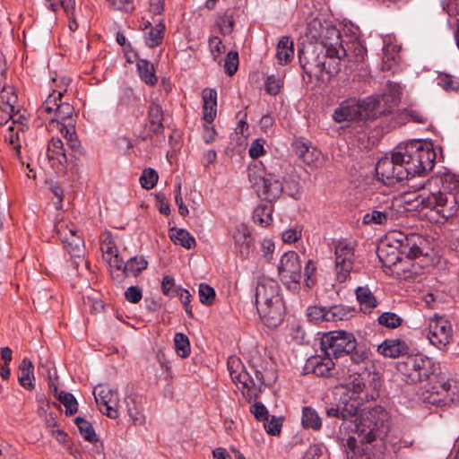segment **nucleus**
<instances>
[{"label":"nucleus","instance_id":"obj_1","mask_svg":"<svg viewBox=\"0 0 459 459\" xmlns=\"http://www.w3.org/2000/svg\"><path fill=\"white\" fill-rule=\"evenodd\" d=\"M362 403L351 396L350 400L342 407V419L346 422L347 429H351L357 437H350L347 439L346 454L348 459H382V453H372L371 443L379 442L383 446V438L387 432L385 423L386 413L382 407H375L368 410L363 415L358 414L365 411L361 408Z\"/></svg>","mask_w":459,"mask_h":459},{"label":"nucleus","instance_id":"obj_2","mask_svg":"<svg viewBox=\"0 0 459 459\" xmlns=\"http://www.w3.org/2000/svg\"><path fill=\"white\" fill-rule=\"evenodd\" d=\"M436 153L433 149L425 147L421 141H411L403 146H397L391 157L378 160L376 173L378 180L386 186H394L403 180L412 181L434 166Z\"/></svg>","mask_w":459,"mask_h":459},{"label":"nucleus","instance_id":"obj_3","mask_svg":"<svg viewBox=\"0 0 459 459\" xmlns=\"http://www.w3.org/2000/svg\"><path fill=\"white\" fill-rule=\"evenodd\" d=\"M299 60L311 81L325 82L341 69L337 58L332 56L321 45L309 44L299 50Z\"/></svg>","mask_w":459,"mask_h":459},{"label":"nucleus","instance_id":"obj_4","mask_svg":"<svg viewBox=\"0 0 459 459\" xmlns=\"http://www.w3.org/2000/svg\"><path fill=\"white\" fill-rule=\"evenodd\" d=\"M381 113L379 98L371 96L362 100L356 99L343 100L334 109L333 117L337 123H342L373 119Z\"/></svg>","mask_w":459,"mask_h":459},{"label":"nucleus","instance_id":"obj_5","mask_svg":"<svg viewBox=\"0 0 459 459\" xmlns=\"http://www.w3.org/2000/svg\"><path fill=\"white\" fill-rule=\"evenodd\" d=\"M401 379L409 385L426 381L434 375V362L422 355L408 356L396 362Z\"/></svg>","mask_w":459,"mask_h":459},{"label":"nucleus","instance_id":"obj_6","mask_svg":"<svg viewBox=\"0 0 459 459\" xmlns=\"http://www.w3.org/2000/svg\"><path fill=\"white\" fill-rule=\"evenodd\" d=\"M248 179L257 195L264 201L273 202L282 193V183L272 173H266L262 164L248 167Z\"/></svg>","mask_w":459,"mask_h":459},{"label":"nucleus","instance_id":"obj_7","mask_svg":"<svg viewBox=\"0 0 459 459\" xmlns=\"http://www.w3.org/2000/svg\"><path fill=\"white\" fill-rule=\"evenodd\" d=\"M420 204L446 221L459 215V189L448 191L444 188L437 193H430L421 197Z\"/></svg>","mask_w":459,"mask_h":459},{"label":"nucleus","instance_id":"obj_8","mask_svg":"<svg viewBox=\"0 0 459 459\" xmlns=\"http://www.w3.org/2000/svg\"><path fill=\"white\" fill-rule=\"evenodd\" d=\"M56 231L64 244V247L74 259L75 267H78L79 261H83L85 255V245L83 238L77 234V227L65 221H58L56 226Z\"/></svg>","mask_w":459,"mask_h":459},{"label":"nucleus","instance_id":"obj_9","mask_svg":"<svg viewBox=\"0 0 459 459\" xmlns=\"http://www.w3.org/2000/svg\"><path fill=\"white\" fill-rule=\"evenodd\" d=\"M62 91H53L40 107L41 113L53 114V117H49L50 126H54L55 124L60 126L69 122L74 123V108L69 103L62 102Z\"/></svg>","mask_w":459,"mask_h":459},{"label":"nucleus","instance_id":"obj_10","mask_svg":"<svg viewBox=\"0 0 459 459\" xmlns=\"http://www.w3.org/2000/svg\"><path fill=\"white\" fill-rule=\"evenodd\" d=\"M356 340L352 333L334 331L325 334L321 348L327 357L340 358L351 354L356 349Z\"/></svg>","mask_w":459,"mask_h":459},{"label":"nucleus","instance_id":"obj_11","mask_svg":"<svg viewBox=\"0 0 459 459\" xmlns=\"http://www.w3.org/2000/svg\"><path fill=\"white\" fill-rule=\"evenodd\" d=\"M421 396L424 402L437 406L459 403V393L455 381H437L422 392Z\"/></svg>","mask_w":459,"mask_h":459},{"label":"nucleus","instance_id":"obj_12","mask_svg":"<svg viewBox=\"0 0 459 459\" xmlns=\"http://www.w3.org/2000/svg\"><path fill=\"white\" fill-rule=\"evenodd\" d=\"M334 255L336 279L339 282H344L354 269V247L346 241H338L334 247Z\"/></svg>","mask_w":459,"mask_h":459},{"label":"nucleus","instance_id":"obj_13","mask_svg":"<svg viewBox=\"0 0 459 459\" xmlns=\"http://www.w3.org/2000/svg\"><path fill=\"white\" fill-rule=\"evenodd\" d=\"M428 339L439 350L445 349L453 339V327L447 319L435 316L429 323Z\"/></svg>","mask_w":459,"mask_h":459},{"label":"nucleus","instance_id":"obj_14","mask_svg":"<svg viewBox=\"0 0 459 459\" xmlns=\"http://www.w3.org/2000/svg\"><path fill=\"white\" fill-rule=\"evenodd\" d=\"M96 403L100 411L110 419H117L119 416L118 403L119 394L116 389H111L108 385H99L93 391Z\"/></svg>","mask_w":459,"mask_h":459},{"label":"nucleus","instance_id":"obj_15","mask_svg":"<svg viewBox=\"0 0 459 459\" xmlns=\"http://www.w3.org/2000/svg\"><path fill=\"white\" fill-rule=\"evenodd\" d=\"M278 272L283 281L298 283L301 279V264L299 255L294 251L285 253L281 258Z\"/></svg>","mask_w":459,"mask_h":459},{"label":"nucleus","instance_id":"obj_16","mask_svg":"<svg viewBox=\"0 0 459 459\" xmlns=\"http://www.w3.org/2000/svg\"><path fill=\"white\" fill-rule=\"evenodd\" d=\"M276 300H282L279 284L271 279H263L258 281L255 289L256 308H263L264 310V307L269 303H274Z\"/></svg>","mask_w":459,"mask_h":459},{"label":"nucleus","instance_id":"obj_17","mask_svg":"<svg viewBox=\"0 0 459 459\" xmlns=\"http://www.w3.org/2000/svg\"><path fill=\"white\" fill-rule=\"evenodd\" d=\"M238 377L240 385L244 389L242 394L248 402L255 400L262 392L263 387L266 385L263 372L257 369L254 370L253 376L246 371L242 375H238Z\"/></svg>","mask_w":459,"mask_h":459},{"label":"nucleus","instance_id":"obj_18","mask_svg":"<svg viewBox=\"0 0 459 459\" xmlns=\"http://www.w3.org/2000/svg\"><path fill=\"white\" fill-rule=\"evenodd\" d=\"M46 158L56 174H65L67 158L61 139L53 137L48 144Z\"/></svg>","mask_w":459,"mask_h":459},{"label":"nucleus","instance_id":"obj_19","mask_svg":"<svg viewBox=\"0 0 459 459\" xmlns=\"http://www.w3.org/2000/svg\"><path fill=\"white\" fill-rule=\"evenodd\" d=\"M318 39L319 42L316 45H321L324 47V48H325L326 51L333 57L338 56V51L343 44L340 30L333 25L322 27L321 31L318 34Z\"/></svg>","mask_w":459,"mask_h":459},{"label":"nucleus","instance_id":"obj_20","mask_svg":"<svg viewBox=\"0 0 459 459\" xmlns=\"http://www.w3.org/2000/svg\"><path fill=\"white\" fill-rule=\"evenodd\" d=\"M334 362L331 357L322 358L314 356L309 358L304 366V374H314L321 377H329L333 375Z\"/></svg>","mask_w":459,"mask_h":459},{"label":"nucleus","instance_id":"obj_21","mask_svg":"<svg viewBox=\"0 0 459 459\" xmlns=\"http://www.w3.org/2000/svg\"><path fill=\"white\" fill-rule=\"evenodd\" d=\"M13 117L11 125L8 127V132L4 135L5 142H7L13 150L16 151V153H20L21 149V142L24 139V134L26 133V129L28 128L26 125H24L21 119L22 116L19 113L13 112Z\"/></svg>","mask_w":459,"mask_h":459},{"label":"nucleus","instance_id":"obj_22","mask_svg":"<svg viewBox=\"0 0 459 459\" xmlns=\"http://www.w3.org/2000/svg\"><path fill=\"white\" fill-rule=\"evenodd\" d=\"M235 248L241 258H249L254 251V239L245 225L236 227L232 234Z\"/></svg>","mask_w":459,"mask_h":459},{"label":"nucleus","instance_id":"obj_23","mask_svg":"<svg viewBox=\"0 0 459 459\" xmlns=\"http://www.w3.org/2000/svg\"><path fill=\"white\" fill-rule=\"evenodd\" d=\"M264 309H257L260 318L268 327H276L283 320L285 316V305L283 300H276L274 303H269L264 307Z\"/></svg>","mask_w":459,"mask_h":459},{"label":"nucleus","instance_id":"obj_24","mask_svg":"<svg viewBox=\"0 0 459 459\" xmlns=\"http://www.w3.org/2000/svg\"><path fill=\"white\" fill-rule=\"evenodd\" d=\"M366 56V48L358 39H351L346 42V46L342 45L335 58H337L339 63L343 57H347L351 62L362 63L365 61Z\"/></svg>","mask_w":459,"mask_h":459},{"label":"nucleus","instance_id":"obj_25","mask_svg":"<svg viewBox=\"0 0 459 459\" xmlns=\"http://www.w3.org/2000/svg\"><path fill=\"white\" fill-rule=\"evenodd\" d=\"M163 110L157 103H152L148 110V123L146 125L147 137L163 133Z\"/></svg>","mask_w":459,"mask_h":459},{"label":"nucleus","instance_id":"obj_26","mask_svg":"<svg viewBox=\"0 0 459 459\" xmlns=\"http://www.w3.org/2000/svg\"><path fill=\"white\" fill-rule=\"evenodd\" d=\"M425 239L419 234H408L399 249V254L405 255L409 258H416L422 255L421 246Z\"/></svg>","mask_w":459,"mask_h":459},{"label":"nucleus","instance_id":"obj_27","mask_svg":"<svg viewBox=\"0 0 459 459\" xmlns=\"http://www.w3.org/2000/svg\"><path fill=\"white\" fill-rule=\"evenodd\" d=\"M394 220L392 206H386L383 210L375 209L363 216V223L366 225L377 224L385 225Z\"/></svg>","mask_w":459,"mask_h":459},{"label":"nucleus","instance_id":"obj_28","mask_svg":"<svg viewBox=\"0 0 459 459\" xmlns=\"http://www.w3.org/2000/svg\"><path fill=\"white\" fill-rule=\"evenodd\" d=\"M48 3V7L56 12L59 7H62L66 13L69 20V29L75 31L78 29V23L74 18V0H46Z\"/></svg>","mask_w":459,"mask_h":459},{"label":"nucleus","instance_id":"obj_29","mask_svg":"<svg viewBox=\"0 0 459 459\" xmlns=\"http://www.w3.org/2000/svg\"><path fill=\"white\" fill-rule=\"evenodd\" d=\"M204 100V119L211 124L216 117L217 92L215 90L205 89L203 91Z\"/></svg>","mask_w":459,"mask_h":459},{"label":"nucleus","instance_id":"obj_30","mask_svg":"<svg viewBox=\"0 0 459 459\" xmlns=\"http://www.w3.org/2000/svg\"><path fill=\"white\" fill-rule=\"evenodd\" d=\"M19 372L18 381L20 385L27 390H32L34 388V366L28 358L22 360Z\"/></svg>","mask_w":459,"mask_h":459},{"label":"nucleus","instance_id":"obj_31","mask_svg":"<svg viewBox=\"0 0 459 459\" xmlns=\"http://www.w3.org/2000/svg\"><path fill=\"white\" fill-rule=\"evenodd\" d=\"M407 346L400 340H385L378 347L377 351L389 358H396L405 353Z\"/></svg>","mask_w":459,"mask_h":459},{"label":"nucleus","instance_id":"obj_32","mask_svg":"<svg viewBox=\"0 0 459 459\" xmlns=\"http://www.w3.org/2000/svg\"><path fill=\"white\" fill-rule=\"evenodd\" d=\"M296 152L298 156L308 165H316V162L321 157V152L307 143H298Z\"/></svg>","mask_w":459,"mask_h":459},{"label":"nucleus","instance_id":"obj_33","mask_svg":"<svg viewBox=\"0 0 459 459\" xmlns=\"http://www.w3.org/2000/svg\"><path fill=\"white\" fill-rule=\"evenodd\" d=\"M273 208L272 202L266 201V203L257 205L253 212L254 222L262 227L270 225L273 221Z\"/></svg>","mask_w":459,"mask_h":459},{"label":"nucleus","instance_id":"obj_34","mask_svg":"<svg viewBox=\"0 0 459 459\" xmlns=\"http://www.w3.org/2000/svg\"><path fill=\"white\" fill-rule=\"evenodd\" d=\"M294 55L293 41L289 37H281L277 45L276 57L281 65L291 61Z\"/></svg>","mask_w":459,"mask_h":459},{"label":"nucleus","instance_id":"obj_35","mask_svg":"<svg viewBox=\"0 0 459 459\" xmlns=\"http://www.w3.org/2000/svg\"><path fill=\"white\" fill-rule=\"evenodd\" d=\"M147 265L148 262L143 256L131 257L123 265V277L136 276L146 269Z\"/></svg>","mask_w":459,"mask_h":459},{"label":"nucleus","instance_id":"obj_36","mask_svg":"<svg viewBox=\"0 0 459 459\" xmlns=\"http://www.w3.org/2000/svg\"><path fill=\"white\" fill-rule=\"evenodd\" d=\"M169 237L174 244L180 245L186 249L194 247L196 244L195 238L187 230L183 229H171Z\"/></svg>","mask_w":459,"mask_h":459},{"label":"nucleus","instance_id":"obj_37","mask_svg":"<svg viewBox=\"0 0 459 459\" xmlns=\"http://www.w3.org/2000/svg\"><path fill=\"white\" fill-rule=\"evenodd\" d=\"M137 70L140 78L148 85H154L158 79L155 75V69L152 64L145 59H140L137 62Z\"/></svg>","mask_w":459,"mask_h":459},{"label":"nucleus","instance_id":"obj_38","mask_svg":"<svg viewBox=\"0 0 459 459\" xmlns=\"http://www.w3.org/2000/svg\"><path fill=\"white\" fill-rule=\"evenodd\" d=\"M356 297L362 309H372L377 307V302L368 287H359L356 289Z\"/></svg>","mask_w":459,"mask_h":459},{"label":"nucleus","instance_id":"obj_39","mask_svg":"<svg viewBox=\"0 0 459 459\" xmlns=\"http://www.w3.org/2000/svg\"><path fill=\"white\" fill-rule=\"evenodd\" d=\"M348 391L352 393V397L359 401H368V395L364 394L365 383L360 376H356L346 384Z\"/></svg>","mask_w":459,"mask_h":459},{"label":"nucleus","instance_id":"obj_40","mask_svg":"<svg viewBox=\"0 0 459 459\" xmlns=\"http://www.w3.org/2000/svg\"><path fill=\"white\" fill-rule=\"evenodd\" d=\"M57 128L66 140L69 147L74 152L79 151L80 143L77 140L74 124L69 122V124H64L63 126H57Z\"/></svg>","mask_w":459,"mask_h":459},{"label":"nucleus","instance_id":"obj_41","mask_svg":"<svg viewBox=\"0 0 459 459\" xmlns=\"http://www.w3.org/2000/svg\"><path fill=\"white\" fill-rule=\"evenodd\" d=\"M17 101V95L11 86L3 85L0 91V108H5L6 111L13 110L14 104Z\"/></svg>","mask_w":459,"mask_h":459},{"label":"nucleus","instance_id":"obj_42","mask_svg":"<svg viewBox=\"0 0 459 459\" xmlns=\"http://www.w3.org/2000/svg\"><path fill=\"white\" fill-rule=\"evenodd\" d=\"M164 31L165 25L162 22H159V23L151 28L150 31L148 32L145 38L146 45L149 48H155L159 46L163 39Z\"/></svg>","mask_w":459,"mask_h":459},{"label":"nucleus","instance_id":"obj_43","mask_svg":"<svg viewBox=\"0 0 459 459\" xmlns=\"http://www.w3.org/2000/svg\"><path fill=\"white\" fill-rule=\"evenodd\" d=\"M74 422L77 428L79 429L80 434L85 440L91 443H95L98 441L95 430L92 425L88 420H84L82 417H77L74 420Z\"/></svg>","mask_w":459,"mask_h":459},{"label":"nucleus","instance_id":"obj_44","mask_svg":"<svg viewBox=\"0 0 459 459\" xmlns=\"http://www.w3.org/2000/svg\"><path fill=\"white\" fill-rule=\"evenodd\" d=\"M302 425L306 429L311 428L317 430L321 428L322 422L315 410L305 407L302 414Z\"/></svg>","mask_w":459,"mask_h":459},{"label":"nucleus","instance_id":"obj_45","mask_svg":"<svg viewBox=\"0 0 459 459\" xmlns=\"http://www.w3.org/2000/svg\"><path fill=\"white\" fill-rule=\"evenodd\" d=\"M174 346L177 354L181 358H186L190 354V342L188 337L182 333H177L174 336Z\"/></svg>","mask_w":459,"mask_h":459},{"label":"nucleus","instance_id":"obj_46","mask_svg":"<svg viewBox=\"0 0 459 459\" xmlns=\"http://www.w3.org/2000/svg\"><path fill=\"white\" fill-rule=\"evenodd\" d=\"M351 311L342 305L327 307L326 322H335L349 318Z\"/></svg>","mask_w":459,"mask_h":459},{"label":"nucleus","instance_id":"obj_47","mask_svg":"<svg viewBox=\"0 0 459 459\" xmlns=\"http://www.w3.org/2000/svg\"><path fill=\"white\" fill-rule=\"evenodd\" d=\"M57 399L65 407L66 415H73L77 412L78 404L74 396L72 394L60 391L57 394Z\"/></svg>","mask_w":459,"mask_h":459},{"label":"nucleus","instance_id":"obj_48","mask_svg":"<svg viewBox=\"0 0 459 459\" xmlns=\"http://www.w3.org/2000/svg\"><path fill=\"white\" fill-rule=\"evenodd\" d=\"M107 263L109 266L110 273L115 279L123 277V265L126 262L119 256L118 253L107 258Z\"/></svg>","mask_w":459,"mask_h":459},{"label":"nucleus","instance_id":"obj_49","mask_svg":"<svg viewBox=\"0 0 459 459\" xmlns=\"http://www.w3.org/2000/svg\"><path fill=\"white\" fill-rule=\"evenodd\" d=\"M228 369L233 382L240 385L238 375H242L246 370L243 369L239 359L237 357H230L228 359Z\"/></svg>","mask_w":459,"mask_h":459},{"label":"nucleus","instance_id":"obj_50","mask_svg":"<svg viewBox=\"0 0 459 459\" xmlns=\"http://www.w3.org/2000/svg\"><path fill=\"white\" fill-rule=\"evenodd\" d=\"M158 178V173L153 169H145L140 177V184L143 188L150 190L156 186Z\"/></svg>","mask_w":459,"mask_h":459},{"label":"nucleus","instance_id":"obj_51","mask_svg":"<svg viewBox=\"0 0 459 459\" xmlns=\"http://www.w3.org/2000/svg\"><path fill=\"white\" fill-rule=\"evenodd\" d=\"M379 325L387 328H396L402 325L403 319L392 312H385L377 319Z\"/></svg>","mask_w":459,"mask_h":459},{"label":"nucleus","instance_id":"obj_52","mask_svg":"<svg viewBox=\"0 0 459 459\" xmlns=\"http://www.w3.org/2000/svg\"><path fill=\"white\" fill-rule=\"evenodd\" d=\"M198 292L201 303L206 306H210L213 303L215 299V290L212 287L206 283H201Z\"/></svg>","mask_w":459,"mask_h":459},{"label":"nucleus","instance_id":"obj_53","mask_svg":"<svg viewBox=\"0 0 459 459\" xmlns=\"http://www.w3.org/2000/svg\"><path fill=\"white\" fill-rule=\"evenodd\" d=\"M182 288L175 284V280L172 276H164L161 281V290L164 295L168 297H175L178 294Z\"/></svg>","mask_w":459,"mask_h":459},{"label":"nucleus","instance_id":"obj_54","mask_svg":"<svg viewBox=\"0 0 459 459\" xmlns=\"http://www.w3.org/2000/svg\"><path fill=\"white\" fill-rule=\"evenodd\" d=\"M326 307L312 306L307 309V317L311 322H323L326 321Z\"/></svg>","mask_w":459,"mask_h":459},{"label":"nucleus","instance_id":"obj_55","mask_svg":"<svg viewBox=\"0 0 459 459\" xmlns=\"http://www.w3.org/2000/svg\"><path fill=\"white\" fill-rule=\"evenodd\" d=\"M238 54L237 51H230L226 56L224 67L225 72L230 76H232L238 70Z\"/></svg>","mask_w":459,"mask_h":459},{"label":"nucleus","instance_id":"obj_56","mask_svg":"<svg viewBox=\"0 0 459 459\" xmlns=\"http://www.w3.org/2000/svg\"><path fill=\"white\" fill-rule=\"evenodd\" d=\"M101 250L103 252V257H107L108 255H114L118 253L117 247L109 233L103 236Z\"/></svg>","mask_w":459,"mask_h":459},{"label":"nucleus","instance_id":"obj_57","mask_svg":"<svg viewBox=\"0 0 459 459\" xmlns=\"http://www.w3.org/2000/svg\"><path fill=\"white\" fill-rule=\"evenodd\" d=\"M216 25L221 34L229 35L233 30L234 21L230 16L222 15L217 19Z\"/></svg>","mask_w":459,"mask_h":459},{"label":"nucleus","instance_id":"obj_58","mask_svg":"<svg viewBox=\"0 0 459 459\" xmlns=\"http://www.w3.org/2000/svg\"><path fill=\"white\" fill-rule=\"evenodd\" d=\"M407 236L408 234L401 231H392L386 236L387 245L395 247L399 251L401 245H403Z\"/></svg>","mask_w":459,"mask_h":459},{"label":"nucleus","instance_id":"obj_59","mask_svg":"<svg viewBox=\"0 0 459 459\" xmlns=\"http://www.w3.org/2000/svg\"><path fill=\"white\" fill-rule=\"evenodd\" d=\"M282 86V81L274 75L267 77L265 82V90L271 95H276Z\"/></svg>","mask_w":459,"mask_h":459},{"label":"nucleus","instance_id":"obj_60","mask_svg":"<svg viewBox=\"0 0 459 459\" xmlns=\"http://www.w3.org/2000/svg\"><path fill=\"white\" fill-rule=\"evenodd\" d=\"M438 84L446 91H455L459 90V82L448 74L441 75Z\"/></svg>","mask_w":459,"mask_h":459},{"label":"nucleus","instance_id":"obj_61","mask_svg":"<svg viewBox=\"0 0 459 459\" xmlns=\"http://www.w3.org/2000/svg\"><path fill=\"white\" fill-rule=\"evenodd\" d=\"M250 411L255 416V418L259 421H265L269 417L267 409L260 402L254 403L250 407Z\"/></svg>","mask_w":459,"mask_h":459},{"label":"nucleus","instance_id":"obj_62","mask_svg":"<svg viewBox=\"0 0 459 459\" xmlns=\"http://www.w3.org/2000/svg\"><path fill=\"white\" fill-rule=\"evenodd\" d=\"M209 47L215 60H217L221 54L225 50V47L222 45L221 39L218 37L210 38Z\"/></svg>","mask_w":459,"mask_h":459},{"label":"nucleus","instance_id":"obj_63","mask_svg":"<svg viewBox=\"0 0 459 459\" xmlns=\"http://www.w3.org/2000/svg\"><path fill=\"white\" fill-rule=\"evenodd\" d=\"M126 299L130 303H138L143 297L142 290L138 286H130L125 292Z\"/></svg>","mask_w":459,"mask_h":459},{"label":"nucleus","instance_id":"obj_64","mask_svg":"<svg viewBox=\"0 0 459 459\" xmlns=\"http://www.w3.org/2000/svg\"><path fill=\"white\" fill-rule=\"evenodd\" d=\"M264 426L268 434L276 436L281 432V422L279 419L273 416L271 420L264 421Z\"/></svg>","mask_w":459,"mask_h":459}]
</instances>
